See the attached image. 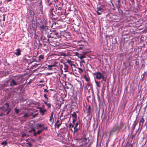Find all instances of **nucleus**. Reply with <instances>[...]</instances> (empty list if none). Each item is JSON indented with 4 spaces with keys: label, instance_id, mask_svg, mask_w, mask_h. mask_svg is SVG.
I'll list each match as a JSON object with an SVG mask.
<instances>
[{
    "label": "nucleus",
    "instance_id": "1",
    "mask_svg": "<svg viewBox=\"0 0 147 147\" xmlns=\"http://www.w3.org/2000/svg\"><path fill=\"white\" fill-rule=\"evenodd\" d=\"M123 126V123L121 122L119 123H116L110 131L109 132V135H113L115 133L117 134L119 133Z\"/></svg>",
    "mask_w": 147,
    "mask_h": 147
},
{
    "label": "nucleus",
    "instance_id": "2",
    "mask_svg": "<svg viewBox=\"0 0 147 147\" xmlns=\"http://www.w3.org/2000/svg\"><path fill=\"white\" fill-rule=\"evenodd\" d=\"M61 8L60 7L55 8L51 9V13L52 16H60L62 15V12H61Z\"/></svg>",
    "mask_w": 147,
    "mask_h": 147
},
{
    "label": "nucleus",
    "instance_id": "3",
    "mask_svg": "<svg viewBox=\"0 0 147 147\" xmlns=\"http://www.w3.org/2000/svg\"><path fill=\"white\" fill-rule=\"evenodd\" d=\"M50 31L51 32L50 35H47V36L49 38H54L57 39L59 37L58 32L55 30H52Z\"/></svg>",
    "mask_w": 147,
    "mask_h": 147
},
{
    "label": "nucleus",
    "instance_id": "4",
    "mask_svg": "<svg viewBox=\"0 0 147 147\" xmlns=\"http://www.w3.org/2000/svg\"><path fill=\"white\" fill-rule=\"evenodd\" d=\"M39 29L42 33H47L49 32V30L51 31V29H49V27L48 26L44 25L40 26L39 27Z\"/></svg>",
    "mask_w": 147,
    "mask_h": 147
},
{
    "label": "nucleus",
    "instance_id": "5",
    "mask_svg": "<svg viewBox=\"0 0 147 147\" xmlns=\"http://www.w3.org/2000/svg\"><path fill=\"white\" fill-rule=\"evenodd\" d=\"M81 121L79 120L76 123L75 127H74V133L77 132L80 129V126L81 124Z\"/></svg>",
    "mask_w": 147,
    "mask_h": 147
},
{
    "label": "nucleus",
    "instance_id": "6",
    "mask_svg": "<svg viewBox=\"0 0 147 147\" xmlns=\"http://www.w3.org/2000/svg\"><path fill=\"white\" fill-rule=\"evenodd\" d=\"M104 74V71H102V74L99 72H97L93 74V75L96 76V78L98 80H100L102 77L103 74Z\"/></svg>",
    "mask_w": 147,
    "mask_h": 147
},
{
    "label": "nucleus",
    "instance_id": "7",
    "mask_svg": "<svg viewBox=\"0 0 147 147\" xmlns=\"http://www.w3.org/2000/svg\"><path fill=\"white\" fill-rule=\"evenodd\" d=\"M19 84V82H16L14 79H13L10 82V86L13 87L18 85Z\"/></svg>",
    "mask_w": 147,
    "mask_h": 147
},
{
    "label": "nucleus",
    "instance_id": "8",
    "mask_svg": "<svg viewBox=\"0 0 147 147\" xmlns=\"http://www.w3.org/2000/svg\"><path fill=\"white\" fill-rule=\"evenodd\" d=\"M144 122V119L143 117H142L139 121V129L140 127L141 129H142L143 127V123Z\"/></svg>",
    "mask_w": 147,
    "mask_h": 147
},
{
    "label": "nucleus",
    "instance_id": "9",
    "mask_svg": "<svg viewBox=\"0 0 147 147\" xmlns=\"http://www.w3.org/2000/svg\"><path fill=\"white\" fill-rule=\"evenodd\" d=\"M87 138L86 137V135H84L81 138V140L83 142L84 144H87Z\"/></svg>",
    "mask_w": 147,
    "mask_h": 147
},
{
    "label": "nucleus",
    "instance_id": "10",
    "mask_svg": "<svg viewBox=\"0 0 147 147\" xmlns=\"http://www.w3.org/2000/svg\"><path fill=\"white\" fill-rule=\"evenodd\" d=\"M96 9L97 10L96 11L97 14L98 15H100L101 14L102 12L101 11L102 9V8L100 7H97Z\"/></svg>",
    "mask_w": 147,
    "mask_h": 147
},
{
    "label": "nucleus",
    "instance_id": "11",
    "mask_svg": "<svg viewBox=\"0 0 147 147\" xmlns=\"http://www.w3.org/2000/svg\"><path fill=\"white\" fill-rule=\"evenodd\" d=\"M16 52L14 53V54L17 56H19L21 54L20 52L21 51L20 49H17L16 50Z\"/></svg>",
    "mask_w": 147,
    "mask_h": 147
},
{
    "label": "nucleus",
    "instance_id": "12",
    "mask_svg": "<svg viewBox=\"0 0 147 147\" xmlns=\"http://www.w3.org/2000/svg\"><path fill=\"white\" fill-rule=\"evenodd\" d=\"M39 109H40L39 111L40 113H42V115H43L44 114V113L47 111L46 109H42L41 107H39Z\"/></svg>",
    "mask_w": 147,
    "mask_h": 147
},
{
    "label": "nucleus",
    "instance_id": "13",
    "mask_svg": "<svg viewBox=\"0 0 147 147\" xmlns=\"http://www.w3.org/2000/svg\"><path fill=\"white\" fill-rule=\"evenodd\" d=\"M53 112H52L51 114V115L50 117L49 121L51 122L52 123H53L54 122V119L53 118Z\"/></svg>",
    "mask_w": 147,
    "mask_h": 147
},
{
    "label": "nucleus",
    "instance_id": "14",
    "mask_svg": "<svg viewBox=\"0 0 147 147\" xmlns=\"http://www.w3.org/2000/svg\"><path fill=\"white\" fill-rule=\"evenodd\" d=\"M67 62L71 66H72V65L74 66H75V64H74L73 63V62L71 61V60L68 59L67 60Z\"/></svg>",
    "mask_w": 147,
    "mask_h": 147
},
{
    "label": "nucleus",
    "instance_id": "15",
    "mask_svg": "<svg viewBox=\"0 0 147 147\" xmlns=\"http://www.w3.org/2000/svg\"><path fill=\"white\" fill-rule=\"evenodd\" d=\"M43 130V129H42L40 130H38L37 131V132L36 133V131H35L34 133V136H36L37 134H40L42 132V131Z\"/></svg>",
    "mask_w": 147,
    "mask_h": 147
},
{
    "label": "nucleus",
    "instance_id": "16",
    "mask_svg": "<svg viewBox=\"0 0 147 147\" xmlns=\"http://www.w3.org/2000/svg\"><path fill=\"white\" fill-rule=\"evenodd\" d=\"M23 60L24 62L29 63L28 58H27L26 56L23 57Z\"/></svg>",
    "mask_w": 147,
    "mask_h": 147
},
{
    "label": "nucleus",
    "instance_id": "17",
    "mask_svg": "<svg viewBox=\"0 0 147 147\" xmlns=\"http://www.w3.org/2000/svg\"><path fill=\"white\" fill-rule=\"evenodd\" d=\"M28 58L29 63H31L34 61V59H32V57L30 58V57L28 56Z\"/></svg>",
    "mask_w": 147,
    "mask_h": 147
},
{
    "label": "nucleus",
    "instance_id": "18",
    "mask_svg": "<svg viewBox=\"0 0 147 147\" xmlns=\"http://www.w3.org/2000/svg\"><path fill=\"white\" fill-rule=\"evenodd\" d=\"M57 64V63L56 62H55L53 64H51V65H49L48 66V67L49 68H51L53 67H55L56 66V64Z\"/></svg>",
    "mask_w": 147,
    "mask_h": 147
},
{
    "label": "nucleus",
    "instance_id": "19",
    "mask_svg": "<svg viewBox=\"0 0 147 147\" xmlns=\"http://www.w3.org/2000/svg\"><path fill=\"white\" fill-rule=\"evenodd\" d=\"M38 61H40L41 60L43 59H44V57L43 55H40L39 56Z\"/></svg>",
    "mask_w": 147,
    "mask_h": 147
},
{
    "label": "nucleus",
    "instance_id": "20",
    "mask_svg": "<svg viewBox=\"0 0 147 147\" xmlns=\"http://www.w3.org/2000/svg\"><path fill=\"white\" fill-rule=\"evenodd\" d=\"M79 58L81 59H82L83 58H85L86 57L85 55L80 54L78 56Z\"/></svg>",
    "mask_w": 147,
    "mask_h": 147
},
{
    "label": "nucleus",
    "instance_id": "21",
    "mask_svg": "<svg viewBox=\"0 0 147 147\" xmlns=\"http://www.w3.org/2000/svg\"><path fill=\"white\" fill-rule=\"evenodd\" d=\"M58 25V24L56 22H54L51 26V27H53L54 26H55V27H57Z\"/></svg>",
    "mask_w": 147,
    "mask_h": 147
},
{
    "label": "nucleus",
    "instance_id": "22",
    "mask_svg": "<svg viewBox=\"0 0 147 147\" xmlns=\"http://www.w3.org/2000/svg\"><path fill=\"white\" fill-rule=\"evenodd\" d=\"M71 116L74 118H77V116L76 113L74 112L73 113L71 114Z\"/></svg>",
    "mask_w": 147,
    "mask_h": 147
},
{
    "label": "nucleus",
    "instance_id": "23",
    "mask_svg": "<svg viewBox=\"0 0 147 147\" xmlns=\"http://www.w3.org/2000/svg\"><path fill=\"white\" fill-rule=\"evenodd\" d=\"M7 109H8V111H7V113H6V114L7 115H8L9 114V113L11 111V108H9V109H5V110H4V111H6Z\"/></svg>",
    "mask_w": 147,
    "mask_h": 147
},
{
    "label": "nucleus",
    "instance_id": "24",
    "mask_svg": "<svg viewBox=\"0 0 147 147\" xmlns=\"http://www.w3.org/2000/svg\"><path fill=\"white\" fill-rule=\"evenodd\" d=\"M1 144L3 146H5L7 145V143L6 141H4L3 142H2Z\"/></svg>",
    "mask_w": 147,
    "mask_h": 147
},
{
    "label": "nucleus",
    "instance_id": "25",
    "mask_svg": "<svg viewBox=\"0 0 147 147\" xmlns=\"http://www.w3.org/2000/svg\"><path fill=\"white\" fill-rule=\"evenodd\" d=\"M95 82L97 86V87H100V85L99 84L100 82L96 81V80H95Z\"/></svg>",
    "mask_w": 147,
    "mask_h": 147
},
{
    "label": "nucleus",
    "instance_id": "26",
    "mask_svg": "<svg viewBox=\"0 0 147 147\" xmlns=\"http://www.w3.org/2000/svg\"><path fill=\"white\" fill-rule=\"evenodd\" d=\"M50 38H48V39L47 40V41H46V43H47V42H48L49 43H53V42H52V41L50 39Z\"/></svg>",
    "mask_w": 147,
    "mask_h": 147
},
{
    "label": "nucleus",
    "instance_id": "27",
    "mask_svg": "<svg viewBox=\"0 0 147 147\" xmlns=\"http://www.w3.org/2000/svg\"><path fill=\"white\" fill-rule=\"evenodd\" d=\"M88 111L87 113H88V115H89L90 113V105H89L88 106V107L87 109Z\"/></svg>",
    "mask_w": 147,
    "mask_h": 147
},
{
    "label": "nucleus",
    "instance_id": "28",
    "mask_svg": "<svg viewBox=\"0 0 147 147\" xmlns=\"http://www.w3.org/2000/svg\"><path fill=\"white\" fill-rule=\"evenodd\" d=\"M28 131L30 133H31L33 131L34 132V133L36 131V130L34 128H32L31 129V130H29Z\"/></svg>",
    "mask_w": 147,
    "mask_h": 147
},
{
    "label": "nucleus",
    "instance_id": "29",
    "mask_svg": "<svg viewBox=\"0 0 147 147\" xmlns=\"http://www.w3.org/2000/svg\"><path fill=\"white\" fill-rule=\"evenodd\" d=\"M44 103L49 108H50L51 107V104L50 103H47V102H44Z\"/></svg>",
    "mask_w": 147,
    "mask_h": 147
},
{
    "label": "nucleus",
    "instance_id": "30",
    "mask_svg": "<svg viewBox=\"0 0 147 147\" xmlns=\"http://www.w3.org/2000/svg\"><path fill=\"white\" fill-rule=\"evenodd\" d=\"M87 86L90 87V88H91L92 87V86H91V83L90 82H88L87 83Z\"/></svg>",
    "mask_w": 147,
    "mask_h": 147
},
{
    "label": "nucleus",
    "instance_id": "31",
    "mask_svg": "<svg viewBox=\"0 0 147 147\" xmlns=\"http://www.w3.org/2000/svg\"><path fill=\"white\" fill-rule=\"evenodd\" d=\"M52 42H53V43H51V45H52L53 47H55L58 45L57 44V43L56 42V43H55V42H53L52 41Z\"/></svg>",
    "mask_w": 147,
    "mask_h": 147
},
{
    "label": "nucleus",
    "instance_id": "32",
    "mask_svg": "<svg viewBox=\"0 0 147 147\" xmlns=\"http://www.w3.org/2000/svg\"><path fill=\"white\" fill-rule=\"evenodd\" d=\"M64 69L65 70L67 69L68 68V66L66 64H65L64 63Z\"/></svg>",
    "mask_w": 147,
    "mask_h": 147
},
{
    "label": "nucleus",
    "instance_id": "33",
    "mask_svg": "<svg viewBox=\"0 0 147 147\" xmlns=\"http://www.w3.org/2000/svg\"><path fill=\"white\" fill-rule=\"evenodd\" d=\"M30 116V115H28L27 113H26L24 114V115L23 116V117H29Z\"/></svg>",
    "mask_w": 147,
    "mask_h": 147
},
{
    "label": "nucleus",
    "instance_id": "34",
    "mask_svg": "<svg viewBox=\"0 0 147 147\" xmlns=\"http://www.w3.org/2000/svg\"><path fill=\"white\" fill-rule=\"evenodd\" d=\"M14 109L15 112L17 114H18L19 112V110L16 109V108H15Z\"/></svg>",
    "mask_w": 147,
    "mask_h": 147
},
{
    "label": "nucleus",
    "instance_id": "35",
    "mask_svg": "<svg viewBox=\"0 0 147 147\" xmlns=\"http://www.w3.org/2000/svg\"><path fill=\"white\" fill-rule=\"evenodd\" d=\"M75 27H78V28H74V31H76L77 32H78V30H79V26H76Z\"/></svg>",
    "mask_w": 147,
    "mask_h": 147
},
{
    "label": "nucleus",
    "instance_id": "36",
    "mask_svg": "<svg viewBox=\"0 0 147 147\" xmlns=\"http://www.w3.org/2000/svg\"><path fill=\"white\" fill-rule=\"evenodd\" d=\"M84 78L86 80L87 82H89L90 80L89 78H87L86 76H84Z\"/></svg>",
    "mask_w": 147,
    "mask_h": 147
},
{
    "label": "nucleus",
    "instance_id": "37",
    "mask_svg": "<svg viewBox=\"0 0 147 147\" xmlns=\"http://www.w3.org/2000/svg\"><path fill=\"white\" fill-rule=\"evenodd\" d=\"M102 78V81H104L105 82L106 81V79L105 78V76L103 74Z\"/></svg>",
    "mask_w": 147,
    "mask_h": 147
},
{
    "label": "nucleus",
    "instance_id": "38",
    "mask_svg": "<svg viewBox=\"0 0 147 147\" xmlns=\"http://www.w3.org/2000/svg\"><path fill=\"white\" fill-rule=\"evenodd\" d=\"M62 123V121H61V123H60L57 124V128H59V127L61 126Z\"/></svg>",
    "mask_w": 147,
    "mask_h": 147
},
{
    "label": "nucleus",
    "instance_id": "39",
    "mask_svg": "<svg viewBox=\"0 0 147 147\" xmlns=\"http://www.w3.org/2000/svg\"><path fill=\"white\" fill-rule=\"evenodd\" d=\"M137 124V123H134L133 125V129H135V127Z\"/></svg>",
    "mask_w": 147,
    "mask_h": 147
},
{
    "label": "nucleus",
    "instance_id": "40",
    "mask_svg": "<svg viewBox=\"0 0 147 147\" xmlns=\"http://www.w3.org/2000/svg\"><path fill=\"white\" fill-rule=\"evenodd\" d=\"M77 118H74L73 119L72 123H74L77 120Z\"/></svg>",
    "mask_w": 147,
    "mask_h": 147
},
{
    "label": "nucleus",
    "instance_id": "41",
    "mask_svg": "<svg viewBox=\"0 0 147 147\" xmlns=\"http://www.w3.org/2000/svg\"><path fill=\"white\" fill-rule=\"evenodd\" d=\"M8 84V81H7V83H5V84H3V87H5L7 86V84Z\"/></svg>",
    "mask_w": 147,
    "mask_h": 147
},
{
    "label": "nucleus",
    "instance_id": "42",
    "mask_svg": "<svg viewBox=\"0 0 147 147\" xmlns=\"http://www.w3.org/2000/svg\"><path fill=\"white\" fill-rule=\"evenodd\" d=\"M5 105L7 106V109H9L10 108L9 107V104H8L7 103H5Z\"/></svg>",
    "mask_w": 147,
    "mask_h": 147
},
{
    "label": "nucleus",
    "instance_id": "43",
    "mask_svg": "<svg viewBox=\"0 0 147 147\" xmlns=\"http://www.w3.org/2000/svg\"><path fill=\"white\" fill-rule=\"evenodd\" d=\"M36 56H33V57H32V59H34V61H36V62H38V61H36Z\"/></svg>",
    "mask_w": 147,
    "mask_h": 147
},
{
    "label": "nucleus",
    "instance_id": "44",
    "mask_svg": "<svg viewBox=\"0 0 147 147\" xmlns=\"http://www.w3.org/2000/svg\"><path fill=\"white\" fill-rule=\"evenodd\" d=\"M78 69L81 71V73H82L83 72V70L82 69L80 68H78Z\"/></svg>",
    "mask_w": 147,
    "mask_h": 147
},
{
    "label": "nucleus",
    "instance_id": "45",
    "mask_svg": "<svg viewBox=\"0 0 147 147\" xmlns=\"http://www.w3.org/2000/svg\"><path fill=\"white\" fill-rule=\"evenodd\" d=\"M74 125H72L71 123L69 124V128H70L71 127H74Z\"/></svg>",
    "mask_w": 147,
    "mask_h": 147
},
{
    "label": "nucleus",
    "instance_id": "46",
    "mask_svg": "<svg viewBox=\"0 0 147 147\" xmlns=\"http://www.w3.org/2000/svg\"><path fill=\"white\" fill-rule=\"evenodd\" d=\"M44 126V125H41V124H39L38 125V126L39 127H43Z\"/></svg>",
    "mask_w": 147,
    "mask_h": 147
},
{
    "label": "nucleus",
    "instance_id": "47",
    "mask_svg": "<svg viewBox=\"0 0 147 147\" xmlns=\"http://www.w3.org/2000/svg\"><path fill=\"white\" fill-rule=\"evenodd\" d=\"M32 80H31H31H29V82L28 83V84H27V85H29V84L30 83H31L32 82Z\"/></svg>",
    "mask_w": 147,
    "mask_h": 147
},
{
    "label": "nucleus",
    "instance_id": "48",
    "mask_svg": "<svg viewBox=\"0 0 147 147\" xmlns=\"http://www.w3.org/2000/svg\"><path fill=\"white\" fill-rule=\"evenodd\" d=\"M45 129L46 130H47V127H43V129Z\"/></svg>",
    "mask_w": 147,
    "mask_h": 147
},
{
    "label": "nucleus",
    "instance_id": "49",
    "mask_svg": "<svg viewBox=\"0 0 147 147\" xmlns=\"http://www.w3.org/2000/svg\"><path fill=\"white\" fill-rule=\"evenodd\" d=\"M44 97H45V98H46V99H48V98L47 97V95L46 94H45L44 95Z\"/></svg>",
    "mask_w": 147,
    "mask_h": 147
},
{
    "label": "nucleus",
    "instance_id": "50",
    "mask_svg": "<svg viewBox=\"0 0 147 147\" xmlns=\"http://www.w3.org/2000/svg\"><path fill=\"white\" fill-rule=\"evenodd\" d=\"M27 144L30 147H31L32 146V144L30 143H27Z\"/></svg>",
    "mask_w": 147,
    "mask_h": 147
},
{
    "label": "nucleus",
    "instance_id": "51",
    "mask_svg": "<svg viewBox=\"0 0 147 147\" xmlns=\"http://www.w3.org/2000/svg\"><path fill=\"white\" fill-rule=\"evenodd\" d=\"M3 20L4 21H5V15L4 14H3Z\"/></svg>",
    "mask_w": 147,
    "mask_h": 147
},
{
    "label": "nucleus",
    "instance_id": "52",
    "mask_svg": "<svg viewBox=\"0 0 147 147\" xmlns=\"http://www.w3.org/2000/svg\"><path fill=\"white\" fill-rule=\"evenodd\" d=\"M59 121V120H57V121H56V123H55V125H56L57 124Z\"/></svg>",
    "mask_w": 147,
    "mask_h": 147
},
{
    "label": "nucleus",
    "instance_id": "53",
    "mask_svg": "<svg viewBox=\"0 0 147 147\" xmlns=\"http://www.w3.org/2000/svg\"><path fill=\"white\" fill-rule=\"evenodd\" d=\"M48 91V90H47L46 89H45L44 90V92H47Z\"/></svg>",
    "mask_w": 147,
    "mask_h": 147
},
{
    "label": "nucleus",
    "instance_id": "54",
    "mask_svg": "<svg viewBox=\"0 0 147 147\" xmlns=\"http://www.w3.org/2000/svg\"><path fill=\"white\" fill-rule=\"evenodd\" d=\"M81 61V62H82V63H85V62L84 61V60H82V59Z\"/></svg>",
    "mask_w": 147,
    "mask_h": 147
},
{
    "label": "nucleus",
    "instance_id": "55",
    "mask_svg": "<svg viewBox=\"0 0 147 147\" xmlns=\"http://www.w3.org/2000/svg\"><path fill=\"white\" fill-rule=\"evenodd\" d=\"M24 136H26V134H23L22 135V137H24Z\"/></svg>",
    "mask_w": 147,
    "mask_h": 147
},
{
    "label": "nucleus",
    "instance_id": "56",
    "mask_svg": "<svg viewBox=\"0 0 147 147\" xmlns=\"http://www.w3.org/2000/svg\"><path fill=\"white\" fill-rule=\"evenodd\" d=\"M37 114H38L37 113H36V114H35L33 116V117H35V116L37 115Z\"/></svg>",
    "mask_w": 147,
    "mask_h": 147
},
{
    "label": "nucleus",
    "instance_id": "57",
    "mask_svg": "<svg viewBox=\"0 0 147 147\" xmlns=\"http://www.w3.org/2000/svg\"><path fill=\"white\" fill-rule=\"evenodd\" d=\"M121 0H118V2L119 3L121 2Z\"/></svg>",
    "mask_w": 147,
    "mask_h": 147
},
{
    "label": "nucleus",
    "instance_id": "58",
    "mask_svg": "<svg viewBox=\"0 0 147 147\" xmlns=\"http://www.w3.org/2000/svg\"><path fill=\"white\" fill-rule=\"evenodd\" d=\"M48 69H49V70H52V68H49V67H48Z\"/></svg>",
    "mask_w": 147,
    "mask_h": 147
},
{
    "label": "nucleus",
    "instance_id": "59",
    "mask_svg": "<svg viewBox=\"0 0 147 147\" xmlns=\"http://www.w3.org/2000/svg\"><path fill=\"white\" fill-rule=\"evenodd\" d=\"M51 4H52L50 2V3H49L48 5L49 6H50L51 5Z\"/></svg>",
    "mask_w": 147,
    "mask_h": 147
},
{
    "label": "nucleus",
    "instance_id": "60",
    "mask_svg": "<svg viewBox=\"0 0 147 147\" xmlns=\"http://www.w3.org/2000/svg\"><path fill=\"white\" fill-rule=\"evenodd\" d=\"M44 81H40L39 82L40 83H42V82H44Z\"/></svg>",
    "mask_w": 147,
    "mask_h": 147
},
{
    "label": "nucleus",
    "instance_id": "61",
    "mask_svg": "<svg viewBox=\"0 0 147 147\" xmlns=\"http://www.w3.org/2000/svg\"><path fill=\"white\" fill-rule=\"evenodd\" d=\"M47 1V2L48 3H49L50 0H46Z\"/></svg>",
    "mask_w": 147,
    "mask_h": 147
},
{
    "label": "nucleus",
    "instance_id": "62",
    "mask_svg": "<svg viewBox=\"0 0 147 147\" xmlns=\"http://www.w3.org/2000/svg\"><path fill=\"white\" fill-rule=\"evenodd\" d=\"M47 74H49V75H51V74H52V73H47Z\"/></svg>",
    "mask_w": 147,
    "mask_h": 147
},
{
    "label": "nucleus",
    "instance_id": "63",
    "mask_svg": "<svg viewBox=\"0 0 147 147\" xmlns=\"http://www.w3.org/2000/svg\"><path fill=\"white\" fill-rule=\"evenodd\" d=\"M3 115V114L2 113H1L0 114V116H1Z\"/></svg>",
    "mask_w": 147,
    "mask_h": 147
},
{
    "label": "nucleus",
    "instance_id": "64",
    "mask_svg": "<svg viewBox=\"0 0 147 147\" xmlns=\"http://www.w3.org/2000/svg\"><path fill=\"white\" fill-rule=\"evenodd\" d=\"M76 55H78V54H79V53H77V52H76Z\"/></svg>",
    "mask_w": 147,
    "mask_h": 147
}]
</instances>
